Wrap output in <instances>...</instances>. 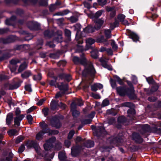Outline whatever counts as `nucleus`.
<instances>
[{"label":"nucleus","instance_id":"obj_3","mask_svg":"<svg viewBox=\"0 0 161 161\" xmlns=\"http://www.w3.org/2000/svg\"><path fill=\"white\" fill-rule=\"evenodd\" d=\"M56 138L52 137L46 141V143L44 145V147L45 150L47 151L51 149L53 146V143L55 142Z\"/></svg>","mask_w":161,"mask_h":161},{"label":"nucleus","instance_id":"obj_49","mask_svg":"<svg viewBox=\"0 0 161 161\" xmlns=\"http://www.w3.org/2000/svg\"><path fill=\"white\" fill-rule=\"evenodd\" d=\"M48 0H40V4L42 6H47L48 4Z\"/></svg>","mask_w":161,"mask_h":161},{"label":"nucleus","instance_id":"obj_21","mask_svg":"<svg viewBox=\"0 0 161 161\" xmlns=\"http://www.w3.org/2000/svg\"><path fill=\"white\" fill-rule=\"evenodd\" d=\"M95 42V40L92 38H89L87 39L86 40V45L89 47L90 46L94 44Z\"/></svg>","mask_w":161,"mask_h":161},{"label":"nucleus","instance_id":"obj_22","mask_svg":"<svg viewBox=\"0 0 161 161\" xmlns=\"http://www.w3.org/2000/svg\"><path fill=\"white\" fill-rule=\"evenodd\" d=\"M39 125L42 129V131L45 132V131H46L47 129H49V128H47V125L45 123L44 121H43L42 122L40 123L39 124Z\"/></svg>","mask_w":161,"mask_h":161},{"label":"nucleus","instance_id":"obj_19","mask_svg":"<svg viewBox=\"0 0 161 161\" xmlns=\"http://www.w3.org/2000/svg\"><path fill=\"white\" fill-rule=\"evenodd\" d=\"M84 31L86 33H92L94 31V29L91 26H89L84 29Z\"/></svg>","mask_w":161,"mask_h":161},{"label":"nucleus","instance_id":"obj_56","mask_svg":"<svg viewBox=\"0 0 161 161\" xmlns=\"http://www.w3.org/2000/svg\"><path fill=\"white\" fill-rule=\"evenodd\" d=\"M43 43V41L41 39L40 40L39 44L37 45V48L38 49L41 48H42Z\"/></svg>","mask_w":161,"mask_h":161},{"label":"nucleus","instance_id":"obj_20","mask_svg":"<svg viewBox=\"0 0 161 161\" xmlns=\"http://www.w3.org/2000/svg\"><path fill=\"white\" fill-rule=\"evenodd\" d=\"M91 56L94 58H97L98 56V51L97 49H94L91 53Z\"/></svg>","mask_w":161,"mask_h":161},{"label":"nucleus","instance_id":"obj_12","mask_svg":"<svg viewBox=\"0 0 161 161\" xmlns=\"http://www.w3.org/2000/svg\"><path fill=\"white\" fill-rule=\"evenodd\" d=\"M13 117V114L10 113L8 114L6 119V123L8 125H10Z\"/></svg>","mask_w":161,"mask_h":161},{"label":"nucleus","instance_id":"obj_27","mask_svg":"<svg viewBox=\"0 0 161 161\" xmlns=\"http://www.w3.org/2000/svg\"><path fill=\"white\" fill-rule=\"evenodd\" d=\"M31 75L30 71H26L21 74V76L23 78H27Z\"/></svg>","mask_w":161,"mask_h":161},{"label":"nucleus","instance_id":"obj_17","mask_svg":"<svg viewBox=\"0 0 161 161\" xmlns=\"http://www.w3.org/2000/svg\"><path fill=\"white\" fill-rule=\"evenodd\" d=\"M27 67V63L26 62H25L19 66L18 71L19 73L21 72Z\"/></svg>","mask_w":161,"mask_h":161},{"label":"nucleus","instance_id":"obj_25","mask_svg":"<svg viewBox=\"0 0 161 161\" xmlns=\"http://www.w3.org/2000/svg\"><path fill=\"white\" fill-rule=\"evenodd\" d=\"M94 143L93 142L88 140L85 143V146L88 148L92 147H93Z\"/></svg>","mask_w":161,"mask_h":161},{"label":"nucleus","instance_id":"obj_57","mask_svg":"<svg viewBox=\"0 0 161 161\" xmlns=\"http://www.w3.org/2000/svg\"><path fill=\"white\" fill-rule=\"evenodd\" d=\"M125 120V118L124 116H121L118 118V121L119 122H123Z\"/></svg>","mask_w":161,"mask_h":161},{"label":"nucleus","instance_id":"obj_16","mask_svg":"<svg viewBox=\"0 0 161 161\" xmlns=\"http://www.w3.org/2000/svg\"><path fill=\"white\" fill-rule=\"evenodd\" d=\"M54 31L53 30H47L44 32V36L46 37H50L54 35Z\"/></svg>","mask_w":161,"mask_h":161},{"label":"nucleus","instance_id":"obj_6","mask_svg":"<svg viewBox=\"0 0 161 161\" xmlns=\"http://www.w3.org/2000/svg\"><path fill=\"white\" fill-rule=\"evenodd\" d=\"M48 75L50 77L53 78L49 81V83L51 86H55V87H57V84L58 83H57L56 82V80L58 79V77L54 76L53 75H51L50 73H48Z\"/></svg>","mask_w":161,"mask_h":161},{"label":"nucleus","instance_id":"obj_5","mask_svg":"<svg viewBox=\"0 0 161 161\" xmlns=\"http://www.w3.org/2000/svg\"><path fill=\"white\" fill-rule=\"evenodd\" d=\"M95 23L94 28L98 30L101 28L103 25L104 22V20L102 19H94Z\"/></svg>","mask_w":161,"mask_h":161},{"label":"nucleus","instance_id":"obj_39","mask_svg":"<svg viewBox=\"0 0 161 161\" xmlns=\"http://www.w3.org/2000/svg\"><path fill=\"white\" fill-rule=\"evenodd\" d=\"M50 57L54 59H57L59 57V55L58 53H52L50 54Z\"/></svg>","mask_w":161,"mask_h":161},{"label":"nucleus","instance_id":"obj_42","mask_svg":"<svg viewBox=\"0 0 161 161\" xmlns=\"http://www.w3.org/2000/svg\"><path fill=\"white\" fill-rule=\"evenodd\" d=\"M102 12L103 11L102 10H99L94 15L95 19H97L100 16L102 15Z\"/></svg>","mask_w":161,"mask_h":161},{"label":"nucleus","instance_id":"obj_43","mask_svg":"<svg viewBox=\"0 0 161 161\" xmlns=\"http://www.w3.org/2000/svg\"><path fill=\"white\" fill-rule=\"evenodd\" d=\"M25 149V147L24 145L22 144L19 148L18 152L19 153H22Z\"/></svg>","mask_w":161,"mask_h":161},{"label":"nucleus","instance_id":"obj_29","mask_svg":"<svg viewBox=\"0 0 161 161\" xmlns=\"http://www.w3.org/2000/svg\"><path fill=\"white\" fill-rule=\"evenodd\" d=\"M19 62V61L18 60L12 59L10 62L9 67H13L14 66H17V64Z\"/></svg>","mask_w":161,"mask_h":161},{"label":"nucleus","instance_id":"obj_26","mask_svg":"<svg viewBox=\"0 0 161 161\" xmlns=\"http://www.w3.org/2000/svg\"><path fill=\"white\" fill-rule=\"evenodd\" d=\"M30 24L33 25V26L31 27V29L33 30H38L40 29V25L37 22H35L34 23H31Z\"/></svg>","mask_w":161,"mask_h":161},{"label":"nucleus","instance_id":"obj_59","mask_svg":"<svg viewBox=\"0 0 161 161\" xmlns=\"http://www.w3.org/2000/svg\"><path fill=\"white\" fill-rule=\"evenodd\" d=\"M106 51L109 55H112L113 54V52L111 48H108L106 49Z\"/></svg>","mask_w":161,"mask_h":161},{"label":"nucleus","instance_id":"obj_48","mask_svg":"<svg viewBox=\"0 0 161 161\" xmlns=\"http://www.w3.org/2000/svg\"><path fill=\"white\" fill-rule=\"evenodd\" d=\"M54 40L58 42H61L62 40V37L61 36V35L60 34L58 35V36L55 38Z\"/></svg>","mask_w":161,"mask_h":161},{"label":"nucleus","instance_id":"obj_63","mask_svg":"<svg viewBox=\"0 0 161 161\" xmlns=\"http://www.w3.org/2000/svg\"><path fill=\"white\" fill-rule=\"evenodd\" d=\"M111 86L113 88H115L116 87V82L114 80L111 79Z\"/></svg>","mask_w":161,"mask_h":161},{"label":"nucleus","instance_id":"obj_1","mask_svg":"<svg viewBox=\"0 0 161 161\" xmlns=\"http://www.w3.org/2000/svg\"><path fill=\"white\" fill-rule=\"evenodd\" d=\"M82 58L80 59L77 57L75 56L73 58L74 62L76 64H80L84 66L85 71L88 74L92 76L94 75L96 73V71L92 66V64L87 61L86 58L84 57V55L82 54Z\"/></svg>","mask_w":161,"mask_h":161},{"label":"nucleus","instance_id":"obj_2","mask_svg":"<svg viewBox=\"0 0 161 161\" xmlns=\"http://www.w3.org/2000/svg\"><path fill=\"white\" fill-rule=\"evenodd\" d=\"M48 132H50L52 135H55L57 134L58 132L56 130H50V129H47L46 131H42L38 133L36 136V139L38 140L41 139L44 133Z\"/></svg>","mask_w":161,"mask_h":161},{"label":"nucleus","instance_id":"obj_54","mask_svg":"<svg viewBox=\"0 0 161 161\" xmlns=\"http://www.w3.org/2000/svg\"><path fill=\"white\" fill-rule=\"evenodd\" d=\"M66 64V62L65 61H60L57 63V65L58 66H64Z\"/></svg>","mask_w":161,"mask_h":161},{"label":"nucleus","instance_id":"obj_30","mask_svg":"<svg viewBox=\"0 0 161 161\" xmlns=\"http://www.w3.org/2000/svg\"><path fill=\"white\" fill-rule=\"evenodd\" d=\"M105 35L107 39L110 38L111 35V31L109 30H106L104 31Z\"/></svg>","mask_w":161,"mask_h":161},{"label":"nucleus","instance_id":"obj_40","mask_svg":"<svg viewBox=\"0 0 161 161\" xmlns=\"http://www.w3.org/2000/svg\"><path fill=\"white\" fill-rule=\"evenodd\" d=\"M97 2L100 5L102 6L106 4L107 0H97Z\"/></svg>","mask_w":161,"mask_h":161},{"label":"nucleus","instance_id":"obj_44","mask_svg":"<svg viewBox=\"0 0 161 161\" xmlns=\"http://www.w3.org/2000/svg\"><path fill=\"white\" fill-rule=\"evenodd\" d=\"M13 157V154L11 153H9L8 154V156L6 158V160L7 161H10L11 160Z\"/></svg>","mask_w":161,"mask_h":161},{"label":"nucleus","instance_id":"obj_31","mask_svg":"<svg viewBox=\"0 0 161 161\" xmlns=\"http://www.w3.org/2000/svg\"><path fill=\"white\" fill-rule=\"evenodd\" d=\"M114 7H107L106 8V10L107 11H111L110 14H112V16H114L115 14V12L114 10Z\"/></svg>","mask_w":161,"mask_h":161},{"label":"nucleus","instance_id":"obj_10","mask_svg":"<svg viewBox=\"0 0 161 161\" xmlns=\"http://www.w3.org/2000/svg\"><path fill=\"white\" fill-rule=\"evenodd\" d=\"M103 88V85L99 83H96L92 85L91 86V88L92 91H96L97 89H102Z\"/></svg>","mask_w":161,"mask_h":161},{"label":"nucleus","instance_id":"obj_15","mask_svg":"<svg viewBox=\"0 0 161 161\" xmlns=\"http://www.w3.org/2000/svg\"><path fill=\"white\" fill-rule=\"evenodd\" d=\"M133 139L136 142H142V140L138 134L135 133L133 134Z\"/></svg>","mask_w":161,"mask_h":161},{"label":"nucleus","instance_id":"obj_23","mask_svg":"<svg viewBox=\"0 0 161 161\" xmlns=\"http://www.w3.org/2000/svg\"><path fill=\"white\" fill-rule=\"evenodd\" d=\"M128 116L130 118H133L135 114V111L134 109L130 108L127 111Z\"/></svg>","mask_w":161,"mask_h":161},{"label":"nucleus","instance_id":"obj_11","mask_svg":"<svg viewBox=\"0 0 161 161\" xmlns=\"http://www.w3.org/2000/svg\"><path fill=\"white\" fill-rule=\"evenodd\" d=\"M79 152V147H73L71 148V153L73 156H76Z\"/></svg>","mask_w":161,"mask_h":161},{"label":"nucleus","instance_id":"obj_53","mask_svg":"<svg viewBox=\"0 0 161 161\" xmlns=\"http://www.w3.org/2000/svg\"><path fill=\"white\" fill-rule=\"evenodd\" d=\"M65 35L68 37L69 38L70 37L71 32L68 29H65Z\"/></svg>","mask_w":161,"mask_h":161},{"label":"nucleus","instance_id":"obj_34","mask_svg":"<svg viewBox=\"0 0 161 161\" xmlns=\"http://www.w3.org/2000/svg\"><path fill=\"white\" fill-rule=\"evenodd\" d=\"M122 105L124 107H131L133 106V103L130 102H126L123 103Z\"/></svg>","mask_w":161,"mask_h":161},{"label":"nucleus","instance_id":"obj_7","mask_svg":"<svg viewBox=\"0 0 161 161\" xmlns=\"http://www.w3.org/2000/svg\"><path fill=\"white\" fill-rule=\"evenodd\" d=\"M24 117V115L22 114L18 116H17L15 117L14 119V125L15 126H19L20 124V121L23 119Z\"/></svg>","mask_w":161,"mask_h":161},{"label":"nucleus","instance_id":"obj_46","mask_svg":"<svg viewBox=\"0 0 161 161\" xmlns=\"http://www.w3.org/2000/svg\"><path fill=\"white\" fill-rule=\"evenodd\" d=\"M73 116L74 117H76L78 116L80 112L77 110H74L72 111Z\"/></svg>","mask_w":161,"mask_h":161},{"label":"nucleus","instance_id":"obj_41","mask_svg":"<svg viewBox=\"0 0 161 161\" xmlns=\"http://www.w3.org/2000/svg\"><path fill=\"white\" fill-rule=\"evenodd\" d=\"M10 57V56L8 54L3 55L2 57H0V61H2L4 59H7Z\"/></svg>","mask_w":161,"mask_h":161},{"label":"nucleus","instance_id":"obj_50","mask_svg":"<svg viewBox=\"0 0 161 161\" xmlns=\"http://www.w3.org/2000/svg\"><path fill=\"white\" fill-rule=\"evenodd\" d=\"M75 132L74 130H72L70 131L69 132L68 136V139H71L73 135L75 134Z\"/></svg>","mask_w":161,"mask_h":161},{"label":"nucleus","instance_id":"obj_52","mask_svg":"<svg viewBox=\"0 0 161 161\" xmlns=\"http://www.w3.org/2000/svg\"><path fill=\"white\" fill-rule=\"evenodd\" d=\"M125 17V15L122 14H121L119 15L118 17V19L120 21V22H122L124 20Z\"/></svg>","mask_w":161,"mask_h":161},{"label":"nucleus","instance_id":"obj_33","mask_svg":"<svg viewBox=\"0 0 161 161\" xmlns=\"http://www.w3.org/2000/svg\"><path fill=\"white\" fill-rule=\"evenodd\" d=\"M58 103L55 100H53L50 104L51 106L53 109H55Z\"/></svg>","mask_w":161,"mask_h":161},{"label":"nucleus","instance_id":"obj_64","mask_svg":"<svg viewBox=\"0 0 161 161\" xmlns=\"http://www.w3.org/2000/svg\"><path fill=\"white\" fill-rule=\"evenodd\" d=\"M70 20L72 23H75L77 21V19L76 17L73 16L70 17Z\"/></svg>","mask_w":161,"mask_h":161},{"label":"nucleus","instance_id":"obj_24","mask_svg":"<svg viewBox=\"0 0 161 161\" xmlns=\"http://www.w3.org/2000/svg\"><path fill=\"white\" fill-rule=\"evenodd\" d=\"M130 37L134 42H136L139 40V38L138 36L134 33H131L130 34Z\"/></svg>","mask_w":161,"mask_h":161},{"label":"nucleus","instance_id":"obj_60","mask_svg":"<svg viewBox=\"0 0 161 161\" xmlns=\"http://www.w3.org/2000/svg\"><path fill=\"white\" fill-rule=\"evenodd\" d=\"M27 119L30 124H31L32 120V116L30 114L28 115L27 116Z\"/></svg>","mask_w":161,"mask_h":161},{"label":"nucleus","instance_id":"obj_35","mask_svg":"<svg viewBox=\"0 0 161 161\" xmlns=\"http://www.w3.org/2000/svg\"><path fill=\"white\" fill-rule=\"evenodd\" d=\"M33 79L35 80H40L42 79V75L40 74H38L37 75H34Z\"/></svg>","mask_w":161,"mask_h":161},{"label":"nucleus","instance_id":"obj_18","mask_svg":"<svg viewBox=\"0 0 161 161\" xmlns=\"http://www.w3.org/2000/svg\"><path fill=\"white\" fill-rule=\"evenodd\" d=\"M20 85V84L18 82L10 84L9 86L10 90H14L18 88Z\"/></svg>","mask_w":161,"mask_h":161},{"label":"nucleus","instance_id":"obj_14","mask_svg":"<svg viewBox=\"0 0 161 161\" xmlns=\"http://www.w3.org/2000/svg\"><path fill=\"white\" fill-rule=\"evenodd\" d=\"M97 133L96 135L99 136L100 135H102L103 134H105L106 132L104 127L103 126L97 127Z\"/></svg>","mask_w":161,"mask_h":161},{"label":"nucleus","instance_id":"obj_38","mask_svg":"<svg viewBox=\"0 0 161 161\" xmlns=\"http://www.w3.org/2000/svg\"><path fill=\"white\" fill-rule=\"evenodd\" d=\"M109 104V101L107 99H105L103 101V102L101 104V106L102 107H104L108 105Z\"/></svg>","mask_w":161,"mask_h":161},{"label":"nucleus","instance_id":"obj_13","mask_svg":"<svg viewBox=\"0 0 161 161\" xmlns=\"http://www.w3.org/2000/svg\"><path fill=\"white\" fill-rule=\"evenodd\" d=\"M57 84V87L61 90L66 91L68 90V85L67 84H64L63 83H61V85H59V84Z\"/></svg>","mask_w":161,"mask_h":161},{"label":"nucleus","instance_id":"obj_32","mask_svg":"<svg viewBox=\"0 0 161 161\" xmlns=\"http://www.w3.org/2000/svg\"><path fill=\"white\" fill-rule=\"evenodd\" d=\"M8 134L9 136H13L18 135V131L15 129H12L9 130L8 132Z\"/></svg>","mask_w":161,"mask_h":161},{"label":"nucleus","instance_id":"obj_61","mask_svg":"<svg viewBox=\"0 0 161 161\" xmlns=\"http://www.w3.org/2000/svg\"><path fill=\"white\" fill-rule=\"evenodd\" d=\"M25 88L26 91L29 92H31L32 89L31 88V86L30 85H26L25 86Z\"/></svg>","mask_w":161,"mask_h":161},{"label":"nucleus","instance_id":"obj_9","mask_svg":"<svg viewBox=\"0 0 161 161\" xmlns=\"http://www.w3.org/2000/svg\"><path fill=\"white\" fill-rule=\"evenodd\" d=\"M100 61L101 63L102 66L109 70H112V67L110 65L108 64L106 62L105 60L103 58H100Z\"/></svg>","mask_w":161,"mask_h":161},{"label":"nucleus","instance_id":"obj_8","mask_svg":"<svg viewBox=\"0 0 161 161\" xmlns=\"http://www.w3.org/2000/svg\"><path fill=\"white\" fill-rule=\"evenodd\" d=\"M123 137H116L114 139L112 142L115 144L117 146L118 145H121L124 141Z\"/></svg>","mask_w":161,"mask_h":161},{"label":"nucleus","instance_id":"obj_36","mask_svg":"<svg viewBox=\"0 0 161 161\" xmlns=\"http://www.w3.org/2000/svg\"><path fill=\"white\" fill-rule=\"evenodd\" d=\"M24 139V137L22 136H18L16 140V143H19L23 141Z\"/></svg>","mask_w":161,"mask_h":161},{"label":"nucleus","instance_id":"obj_51","mask_svg":"<svg viewBox=\"0 0 161 161\" xmlns=\"http://www.w3.org/2000/svg\"><path fill=\"white\" fill-rule=\"evenodd\" d=\"M15 19H16V17L15 16H13L11 17L10 20L7 19L6 20L5 23H6V24H7V25H9L10 24V23L9 22L10 21L14 20Z\"/></svg>","mask_w":161,"mask_h":161},{"label":"nucleus","instance_id":"obj_55","mask_svg":"<svg viewBox=\"0 0 161 161\" xmlns=\"http://www.w3.org/2000/svg\"><path fill=\"white\" fill-rule=\"evenodd\" d=\"M64 93V92H59L56 94L55 98H57L59 97H61Z\"/></svg>","mask_w":161,"mask_h":161},{"label":"nucleus","instance_id":"obj_4","mask_svg":"<svg viewBox=\"0 0 161 161\" xmlns=\"http://www.w3.org/2000/svg\"><path fill=\"white\" fill-rule=\"evenodd\" d=\"M116 89L118 93L121 96L125 95L127 92L129 90V89L126 88L125 86L118 87L116 88Z\"/></svg>","mask_w":161,"mask_h":161},{"label":"nucleus","instance_id":"obj_47","mask_svg":"<svg viewBox=\"0 0 161 161\" xmlns=\"http://www.w3.org/2000/svg\"><path fill=\"white\" fill-rule=\"evenodd\" d=\"M110 41L112 42L111 43V45L112 46L113 48L114 49H116L118 47L114 41L113 40H111Z\"/></svg>","mask_w":161,"mask_h":161},{"label":"nucleus","instance_id":"obj_58","mask_svg":"<svg viewBox=\"0 0 161 161\" xmlns=\"http://www.w3.org/2000/svg\"><path fill=\"white\" fill-rule=\"evenodd\" d=\"M57 8V6L56 5L54 4L53 5H51V6L49 7L50 10L51 11H53L55 10Z\"/></svg>","mask_w":161,"mask_h":161},{"label":"nucleus","instance_id":"obj_28","mask_svg":"<svg viewBox=\"0 0 161 161\" xmlns=\"http://www.w3.org/2000/svg\"><path fill=\"white\" fill-rule=\"evenodd\" d=\"M106 114H111L112 115H115L117 114V112L114 109L111 108L110 109L108 110L107 111Z\"/></svg>","mask_w":161,"mask_h":161},{"label":"nucleus","instance_id":"obj_45","mask_svg":"<svg viewBox=\"0 0 161 161\" xmlns=\"http://www.w3.org/2000/svg\"><path fill=\"white\" fill-rule=\"evenodd\" d=\"M46 45L49 47L50 48H53L55 46V45L53 44V42H47L46 43Z\"/></svg>","mask_w":161,"mask_h":161},{"label":"nucleus","instance_id":"obj_62","mask_svg":"<svg viewBox=\"0 0 161 161\" xmlns=\"http://www.w3.org/2000/svg\"><path fill=\"white\" fill-rule=\"evenodd\" d=\"M118 23L117 22H115L113 24H111L110 25V28L112 29H113L114 27L118 26Z\"/></svg>","mask_w":161,"mask_h":161},{"label":"nucleus","instance_id":"obj_37","mask_svg":"<svg viewBox=\"0 0 161 161\" xmlns=\"http://www.w3.org/2000/svg\"><path fill=\"white\" fill-rule=\"evenodd\" d=\"M58 157L61 160H64L65 158V155L63 152H60L58 154Z\"/></svg>","mask_w":161,"mask_h":161}]
</instances>
